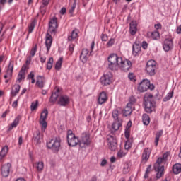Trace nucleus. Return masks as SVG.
<instances>
[{"label": "nucleus", "mask_w": 181, "mask_h": 181, "mask_svg": "<svg viewBox=\"0 0 181 181\" xmlns=\"http://www.w3.org/2000/svg\"><path fill=\"white\" fill-rule=\"evenodd\" d=\"M70 103V98L67 95H61L58 98L57 104L61 107H66Z\"/></svg>", "instance_id": "obj_14"}, {"label": "nucleus", "mask_w": 181, "mask_h": 181, "mask_svg": "<svg viewBox=\"0 0 181 181\" xmlns=\"http://www.w3.org/2000/svg\"><path fill=\"white\" fill-rule=\"evenodd\" d=\"M19 99H18L17 100L14 101L12 104V107L13 108H16V107H18V101Z\"/></svg>", "instance_id": "obj_62"}, {"label": "nucleus", "mask_w": 181, "mask_h": 181, "mask_svg": "<svg viewBox=\"0 0 181 181\" xmlns=\"http://www.w3.org/2000/svg\"><path fill=\"white\" fill-rule=\"evenodd\" d=\"M8 151H9L8 146H4L1 148V151H0V160H2V159H4V158L6 156V154L8 153Z\"/></svg>", "instance_id": "obj_30"}, {"label": "nucleus", "mask_w": 181, "mask_h": 181, "mask_svg": "<svg viewBox=\"0 0 181 181\" xmlns=\"http://www.w3.org/2000/svg\"><path fill=\"white\" fill-rule=\"evenodd\" d=\"M34 29H35V21H33L28 26V33H32V32H33Z\"/></svg>", "instance_id": "obj_47"}, {"label": "nucleus", "mask_w": 181, "mask_h": 181, "mask_svg": "<svg viewBox=\"0 0 181 181\" xmlns=\"http://www.w3.org/2000/svg\"><path fill=\"white\" fill-rule=\"evenodd\" d=\"M115 43V40L114 38L110 39L107 42L108 47H111Z\"/></svg>", "instance_id": "obj_50"}, {"label": "nucleus", "mask_w": 181, "mask_h": 181, "mask_svg": "<svg viewBox=\"0 0 181 181\" xmlns=\"http://www.w3.org/2000/svg\"><path fill=\"white\" fill-rule=\"evenodd\" d=\"M67 142L69 146H77V145H80L78 137L76 136L71 130L67 132Z\"/></svg>", "instance_id": "obj_6"}, {"label": "nucleus", "mask_w": 181, "mask_h": 181, "mask_svg": "<svg viewBox=\"0 0 181 181\" xmlns=\"http://www.w3.org/2000/svg\"><path fill=\"white\" fill-rule=\"evenodd\" d=\"M101 39L103 42H107V40H108V36L105 34H103L101 36Z\"/></svg>", "instance_id": "obj_55"}, {"label": "nucleus", "mask_w": 181, "mask_h": 181, "mask_svg": "<svg viewBox=\"0 0 181 181\" xmlns=\"http://www.w3.org/2000/svg\"><path fill=\"white\" fill-rule=\"evenodd\" d=\"M50 2V0H42V6H47L49 5V3Z\"/></svg>", "instance_id": "obj_57"}, {"label": "nucleus", "mask_w": 181, "mask_h": 181, "mask_svg": "<svg viewBox=\"0 0 181 181\" xmlns=\"http://www.w3.org/2000/svg\"><path fill=\"white\" fill-rule=\"evenodd\" d=\"M45 83H46V79L43 76H37L36 86L39 88H43V87H45Z\"/></svg>", "instance_id": "obj_22"}, {"label": "nucleus", "mask_w": 181, "mask_h": 181, "mask_svg": "<svg viewBox=\"0 0 181 181\" xmlns=\"http://www.w3.org/2000/svg\"><path fill=\"white\" fill-rule=\"evenodd\" d=\"M132 147V140H127L124 144L125 151H129L130 148Z\"/></svg>", "instance_id": "obj_40"}, {"label": "nucleus", "mask_w": 181, "mask_h": 181, "mask_svg": "<svg viewBox=\"0 0 181 181\" xmlns=\"http://www.w3.org/2000/svg\"><path fill=\"white\" fill-rule=\"evenodd\" d=\"M40 11L42 15H45L46 13V6H41L40 7Z\"/></svg>", "instance_id": "obj_51"}, {"label": "nucleus", "mask_w": 181, "mask_h": 181, "mask_svg": "<svg viewBox=\"0 0 181 181\" xmlns=\"http://www.w3.org/2000/svg\"><path fill=\"white\" fill-rule=\"evenodd\" d=\"M142 121L144 125H148L151 122V118L149 117V115L147 114H144L142 115Z\"/></svg>", "instance_id": "obj_35"}, {"label": "nucleus", "mask_w": 181, "mask_h": 181, "mask_svg": "<svg viewBox=\"0 0 181 181\" xmlns=\"http://www.w3.org/2000/svg\"><path fill=\"white\" fill-rule=\"evenodd\" d=\"M45 168V163H43V161H39L36 163V169L37 172H42Z\"/></svg>", "instance_id": "obj_37"}, {"label": "nucleus", "mask_w": 181, "mask_h": 181, "mask_svg": "<svg viewBox=\"0 0 181 181\" xmlns=\"http://www.w3.org/2000/svg\"><path fill=\"white\" fill-rule=\"evenodd\" d=\"M52 67H53V57H50L47 63V70H51Z\"/></svg>", "instance_id": "obj_45"}, {"label": "nucleus", "mask_w": 181, "mask_h": 181, "mask_svg": "<svg viewBox=\"0 0 181 181\" xmlns=\"http://www.w3.org/2000/svg\"><path fill=\"white\" fill-rule=\"evenodd\" d=\"M127 153H128V151H124L123 150H120L117 152V158L119 159L124 158V156H127Z\"/></svg>", "instance_id": "obj_43"}, {"label": "nucleus", "mask_w": 181, "mask_h": 181, "mask_svg": "<svg viewBox=\"0 0 181 181\" xmlns=\"http://www.w3.org/2000/svg\"><path fill=\"white\" fill-rule=\"evenodd\" d=\"M156 70V62L155 60H149L146 66V71L149 76H155Z\"/></svg>", "instance_id": "obj_10"}, {"label": "nucleus", "mask_w": 181, "mask_h": 181, "mask_svg": "<svg viewBox=\"0 0 181 181\" xmlns=\"http://www.w3.org/2000/svg\"><path fill=\"white\" fill-rule=\"evenodd\" d=\"M57 98H59V90L52 94L51 97L49 98V103L54 104L56 101L59 100Z\"/></svg>", "instance_id": "obj_28"}, {"label": "nucleus", "mask_w": 181, "mask_h": 181, "mask_svg": "<svg viewBox=\"0 0 181 181\" xmlns=\"http://www.w3.org/2000/svg\"><path fill=\"white\" fill-rule=\"evenodd\" d=\"M122 119L115 120L112 126V129H114V131H118V129L122 127Z\"/></svg>", "instance_id": "obj_27"}, {"label": "nucleus", "mask_w": 181, "mask_h": 181, "mask_svg": "<svg viewBox=\"0 0 181 181\" xmlns=\"http://www.w3.org/2000/svg\"><path fill=\"white\" fill-rule=\"evenodd\" d=\"M123 172L124 173H128V172H129V165H128V164L124 165Z\"/></svg>", "instance_id": "obj_52"}, {"label": "nucleus", "mask_w": 181, "mask_h": 181, "mask_svg": "<svg viewBox=\"0 0 181 181\" xmlns=\"http://www.w3.org/2000/svg\"><path fill=\"white\" fill-rule=\"evenodd\" d=\"M66 8L63 7L61 10H60V13L61 15H64V13H66Z\"/></svg>", "instance_id": "obj_64"}, {"label": "nucleus", "mask_w": 181, "mask_h": 181, "mask_svg": "<svg viewBox=\"0 0 181 181\" xmlns=\"http://www.w3.org/2000/svg\"><path fill=\"white\" fill-rule=\"evenodd\" d=\"M107 145L109 146V149L110 151H115L117 149V138L115 137V134L111 133L107 135Z\"/></svg>", "instance_id": "obj_9"}, {"label": "nucleus", "mask_w": 181, "mask_h": 181, "mask_svg": "<svg viewBox=\"0 0 181 181\" xmlns=\"http://www.w3.org/2000/svg\"><path fill=\"white\" fill-rule=\"evenodd\" d=\"M61 142L62 139L60 137H56L47 142V148L52 149L54 152H59Z\"/></svg>", "instance_id": "obj_4"}, {"label": "nucleus", "mask_w": 181, "mask_h": 181, "mask_svg": "<svg viewBox=\"0 0 181 181\" xmlns=\"http://www.w3.org/2000/svg\"><path fill=\"white\" fill-rule=\"evenodd\" d=\"M52 43H53V38L52 37V35L50 34L47 33L45 38V46L47 47V53H49V52L50 51V47H52Z\"/></svg>", "instance_id": "obj_19"}, {"label": "nucleus", "mask_w": 181, "mask_h": 181, "mask_svg": "<svg viewBox=\"0 0 181 181\" xmlns=\"http://www.w3.org/2000/svg\"><path fill=\"white\" fill-rule=\"evenodd\" d=\"M20 90L21 86L18 84L15 85L14 89H12L11 92L12 97H16V95L19 93Z\"/></svg>", "instance_id": "obj_34"}, {"label": "nucleus", "mask_w": 181, "mask_h": 181, "mask_svg": "<svg viewBox=\"0 0 181 181\" xmlns=\"http://www.w3.org/2000/svg\"><path fill=\"white\" fill-rule=\"evenodd\" d=\"M78 37V30L75 29L71 32V35L68 36V40L69 41L74 40Z\"/></svg>", "instance_id": "obj_29"}, {"label": "nucleus", "mask_w": 181, "mask_h": 181, "mask_svg": "<svg viewBox=\"0 0 181 181\" xmlns=\"http://www.w3.org/2000/svg\"><path fill=\"white\" fill-rule=\"evenodd\" d=\"M33 78H35V74H33V72H30L29 74H28V80H32V79H33Z\"/></svg>", "instance_id": "obj_56"}, {"label": "nucleus", "mask_w": 181, "mask_h": 181, "mask_svg": "<svg viewBox=\"0 0 181 181\" xmlns=\"http://www.w3.org/2000/svg\"><path fill=\"white\" fill-rule=\"evenodd\" d=\"M144 110L148 114L155 111V101L153 95L151 93H146L144 98Z\"/></svg>", "instance_id": "obj_2"}, {"label": "nucleus", "mask_w": 181, "mask_h": 181, "mask_svg": "<svg viewBox=\"0 0 181 181\" xmlns=\"http://www.w3.org/2000/svg\"><path fill=\"white\" fill-rule=\"evenodd\" d=\"M107 100H108V96H107V93L105 92H102L99 95V98L98 99V103L100 105L106 103Z\"/></svg>", "instance_id": "obj_24"}, {"label": "nucleus", "mask_w": 181, "mask_h": 181, "mask_svg": "<svg viewBox=\"0 0 181 181\" xmlns=\"http://www.w3.org/2000/svg\"><path fill=\"white\" fill-rule=\"evenodd\" d=\"M173 172L175 175H179L181 172V164L180 163H177L175 164L173 167Z\"/></svg>", "instance_id": "obj_33"}, {"label": "nucleus", "mask_w": 181, "mask_h": 181, "mask_svg": "<svg viewBox=\"0 0 181 181\" xmlns=\"http://www.w3.org/2000/svg\"><path fill=\"white\" fill-rule=\"evenodd\" d=\"M106 165H107V160L103 159V160L101 161L100 165H101V166H105Z\"/></svg>", "instance_id": "obj_63"}, {"label": "nucleus", "mask_w": 181, "mask_h": 181, "mask_svg": "<svg viewBox=\"0 0 181 181\" xmlns=\"http://www.w3.org/2000/svg\"><path fill=\"white\" fill-rule=\"evenodd\" d=\"M11 163L4 165L1 168V175L4 177H8L9 176V172H11Z\"/></svg>", "instance_id": "obj_17"}, {"label": "nucleus", "mask_w": 181, "mask_h": 181, "mask_svg": "<svg viewBox=\"0 0 181 181\" xmlns=\"http://www.w3.org/2000/svg\"><path fill=\"white\" fill-rule=\"evenodd\" d=\"M141 46H142L143 49H148V42H146V41H143Z\"/></svg>", "instance_id": "obj_58"}, {"label": "nucleus", "mask_w": 181, "mask_h": 181, "mask_svg": "<svg viewBox=\"0 0 181 181\" xmlns=\"http://www.w3.org/2000/svg\"><path fill=\"white\" fill-rule=\"evenodd\" d=\"M152 166L151 165H148L146 170V173H145V175H144V178L145 179H148V175H149V173H151V169Z\"/></svg>", "instance_id": "obj_48"}, {"label": "nucleus", "mask_w": 181, "mask_h": 181, "mask_svg": "<svg viewBox=\"0 0 181 181\" xmlns=\"http://www.w3.org/2000/svg\"><path fill=\"white\" fill-rule=\"evenodd\" d=\"M88 53H89V51L87 49H86V48L83 49L81 54L80 58L87 60V55L88 54Z\"/></svg>", "instance_id": "obj_39"}, {"label": "nucleus", "mask_w": 181, "mask_h": 181, "mask_svg": "<svg viewBox=\"0 0 181 181\" xmlns=\"http://www.w3.org/2000/svg\"><path fill=\"white\" fill-rule=\"evenodd\" d=\"M148 36H151L154 40H158L159 37V32L154 31V32H148L147 33Z\"/></svg>", "instance_id": "obj_36"}, {"label": "nucleus", "mask_w": 181, "mask_h": 181, "mask_svg": "<svg viewBox=\"0 0 181 181\" xmlns=\"http://www.w3.org/2000/svg\"><path fill=\"white\" fill-rule=\"evenodd\" d=\"M170 155V153L166 152L163 155V157L158 158L157 161L154 164V169L156 174V179H160L161 176H163V170H165V166L160 165L162 163H165L168 160V156Z\"/></svg>", "instance_id": "obj_1"}, {"label": "nucleus", "mask_w": 181, "mask_h": 181, "mask_svg": "<svg viewBox=\"0 0 181 181\" xmlns=\"http://www.w3.org/2000/svg\"><path fill=\"white\" fill-rule=\"evenodd\" d=\"M128 77L131 81H136V77L134 74V73H129Z\"/></svg>", "instance_id": "obj_49"}, {"label": "nucleus", "mask_w": 181, "mask_h": 181, "mask_svg": "<svg viewBox=\"0 0 181 181\" xmlns=\"http://www.w3.org/2000/svg\"><path fill=\"white\" fill-rule=\"evenodd\" d=\"M21 119H22V116L18 115L9 126L8 131H12L13 128H16L19 125Z\"/></svg>", "instance_id": "obj_21"}, {"label": "nucleus", "mask_w": 181, "mask_h": 181, "mask_svg": "<svg viewBox=\"0 0 181 181\" xmlns=\"http://www.w3.org/2000/svg\"><path fill=\"white\" fill-rule=\"evenodd\" d=\"M90 145H91V138H90V133H83L79 139L80 148H86V146H90Z\"/></svg>", "instance_id": "obj_5"}, {"label": "nucleus", "mask_w": 181, "mask_h": 181, "mask_svg": "<svg viewBox=\"0 0 181 181\" xmlns=\"http://www.w3.org/2000/svg\"><path fill=\"white\" fill-rule=\"evenodd\" d=\"M135 103H136V99L135 98V97L131 96L129 98V103L127 105L130 107H132L134 105V104H135Z\"/></svg>", "instance_id": "obj_44"}, {"label": "nucleus", "mask_w": 181, "mask_h": 181, "mask_svg": "<svg viewBox=\"0 0 181 181\" xmlns=\"http://www.w3.org/2000/svg\"><path fill=\"white\" fill-rule=\"evenodd\" d=\"M69 51L71 52V53H73V52L74 51V44H71L69 45Z\"/></svg>", "instance_id": "obj_61"}, {"label": "nucleus", "mask_w": 181, "mask_h": 181, "mask_svg": "<svg viewBox=\"0 0 181 181\" xmlns=\"http://www.w3.org/2000/svg\"><path fill=\"white\" fill-rule=\"evenodd\" d=\"M36 52H37V45H35L30 51V57H34L35 54H36Z\"/></svg>", "instance_id": "obj_46"}, {"label": "nucleus", "mask_w": 181, "mask_h": 181, "mask_svg": "<svg viewBox=\"0 0 181 181\" xmlns=\"http://www.w3.org/2000/svg\"><path fill=\"white\" fill-rule=\"evenodd\" d=\"M132 53L134 56H138L141 53V45L138 44V42H135L133 45V51Z\"/></svg>", "instance_id": "obj_25"}, {"label": "nucleus", "mask_w": 181, "mask_h": 181, "mask_svg": "<svg viewBox=\"0 0 181 181\" xmlns=\"http://www.w3.org/2000/svg\"><path fill=\"white\" fill-rule=\"evenodd\" d=\"M26 71V65H23L21 68V69L20 70L18 76H17V80L16 81L18 83H21V81H22V80H25V73Z\"/></svg>", "instance_id": "obj_20"}, {"label": "nucleus", "mask_w": 181, "mask_h": 181, "mask_svg": "<svg viewBox=\"0 0 181 181\" xmlns=\"http://www.w3.org/2000/svg\"><path fill=\"white\" fill-rule=\"evenodd\" d=\"M163 134V130H160L156 134V138L160 139Z\"/></svg>", "instance_id": "obj_53"}, {"label": "nucleus", "mask_w": 181, "mask_h": 181, "mask_svg": "<svg viewBox=\"0 0 181 181\" xmlns=\"http://www.w3.org/2000/svg\"><path fill=\"white\" fill-rule=\"evenodd\" d=\"M131 114H132V106L127 105L123 110V115H124V117H128L131 115Z\"/></svg>", "instance_id": "obj_31"}, {"label": "nucleus", "mask_w": 181, "mask_h": 181, "mask_svg": "<svg viewBox=\"0 0 181 181\" xmlns=\"http://www.w3.org/2000/svg\"><path fill=\"white\" fill-rule=\"evenodd\" d=\"M42 139L43 136L40 134V131L39 129H36L33 134V139L35 142H36V144H39Z\"/></svg>", "instance_id": "obj_23"}, {"label": "nucleus", "mask_w": 181, "mask_h": 181, "mask_svg": "<svg viewBox=\"0 0 181 181\" xmlns=\"http://www.w3.org/2000/svg\"><path fill=\"white\" fill-rule=\"evenodd\" d=\"M57 28V18L53 17L49 21L48 32L51 33V35H56Z\"/></svg>", "instance_id": "obj_11"}, {"label": "nucleus", "mask_w": 181, "mask_h": 181, "mask_svg": "<svg viewBox=\"0 0 181 181\" xmlns=\"http://www.w3.org/2000/svg\"><path fill=\"white\" fill-rule=\"evenodd\" d=\"M119 67L123 70V71H128L131 67H132V63L128 59L122 60L119 64Z\"/></svg>", "instance_id": "obj_13"}, {"label": "nucleus", "mask_w": 181, "mask_h": 181, "mask_svg": "<svg viewBox=\"0 0 181 181\" xmlns=\"http://www.w3.org/2000/svg\"><path fill=\"white\" fill-rule=\"evenodd\" d=\"M62 64H63V57H60L55 64V70H60L62 69Z\"/></svg>", "instance_id": "obj_38"}, {"label": "nucleus", "mask_w": 181, "mask_h": 181, "mask_svg": "<svg viewBox=\"0 0 181 181\" xmlns=\"http://www.w3.org/2000/svg\"><path fill=\"white\" fill-rule=\"evenodd\" d=\"M173 97V90H172L171 92H169L166 95V96L163 98V101L164 103H166V101H169V100H170Z\"/></svg>", "instance_id": "obj_42"}, {"label": "nucleus", "mask_w": 181, "mask_h": 181, "mask_svg": "<svg viewBox=\"0 0 181 181\" xmlns=\"http://www.w3.org/2000/svg\"><path fill=\"white\" fill-rule=\"evenodd\" d=\"M163 47L165 52H169V50H172L173 47V42L170 39H165L163 44Z\"/></svg>", "instance_id": "obj_16"}, {"label": "nucleus", "mask_w": 181, "mask_h": 181, "mask_svg": "<svg viewBox=\"0 0 181 181\" xmlns=\"http://www.w3.org/2000/svg\"><path fill=\"white\" fill-rule=\"evenodd\" d=\"M13 73V62L11 61L9 62L6 74L4 76V78H11L12 77V74Z\"/></svg>", "instance_id": "obj_18"}, {"label": "nucleus", "mask_w": 181, "mask_h": 181, "mask_svg": "<svg viewBox=\"0 0 181 181\" xmlns=\"http://www.w3.org/2000/svg\"><path fill=\"white\" fill-rule=\"evenodd\" d=\"M137 30H138V28H137V25H136V22L132 21L130 23V27H129L130 34L132 35H136Z\"/></svg>", "instance_id": "obj_26"}, {"label": "nucleus", "mask_w": 181, "mask_h": 181, "mask_svg": "<svg viewBox=\"0 0 181 181\" xmlns=\"http://www.w3.org/2000/svg\"><path fill=\"white\" fill-rule=\"evenodd\" d=\"M47 115H49V112L47 110H44L40 117V125H41V129L42 132L46 131V128H47V122L46 119H47Z\"/></svg>", "instance_id": "obj_8"}, {"label": "nucleus", "mask_w": 181, "mask_h": 181, "mask_svg": "<svg viewBox=\"0 0 181 181\" xmlns=\"http://www.w3.org/2000/svg\"><path fill=\"white\" fill-rule=\"evenodd\" d=\"M108 67L110 70L119 69V63L122 62V57H118L116 54H111L108 58Z\"/></svg>", "instance_id": "obj_3"}, {"label": "nucleus", "mask_w": 181, "mask_h": 181, "mask_svg": "<svg viewBox=\"0 0 181 181\" xmlns=\"http://www.w3.org/2000/svg\"><path fill=\"white\" fill-rule=\"evenodd\" d=\"M112 81V74L107 72L100 78V83L103 86H109Z\"/></svg>", "instance_id": "obj_12"}, {"label": "nucleus", "mask_w": 181, "mask_h": 181, "mask_svg": "<svg viewBox=\"0 0 181 181\" xmlns=\"http://www.w3.org/2000/svg\"><path fill=\"white\" fill-rule=\"evenodd\" d=\"M39 105V101L36 100L35 102H32L30 105V110L31 111H35L37 110V107Z\"/></svg>", "instance_id": "obj_41"}, {"label": "nucleus", "mask_w": 181, "mask_h": 181, "mask_svg": "<svg viewBox=\"0 0 181 181\" xmlns=\"http://www.w3.org/2000/svg\"><path fill=\"white\" fill-rule=\"evenodd\" d=\"M151 153H152V149L149 148H145L141 156L142 162L146 163V162L149 160V158H151Z\"/></svg>", "instance_id": "obj_15"}, {"label": "nucleus", "mask_w": 181, "mask_h": 181, "mask_svg": "<svg viewBox=\"0 0 181 181\" xmlns=\"http://www.w3.org/2000/svg\"><path fill=\"white\" fill-rule=\"evenodd\" d=\"M155 29L158 30V29H162V25L160 23L156 24L154 25Z\"/></svg>", "instance_id": "obj_60"}, {"label": "nucleus", "mask_w": 181, "mask_h": 181, "mask_svg": "<svg viewBox=\"0 0 181 181\" xmlns=\"http://www.w3.org/2000/svg\"><path fill=\"white\" fill-rule=\"evenodd\" d=\"M76 3H74L71 6V8L69 9V13H73V12H74V10L76 9Z\"/></svg>", "instance_id": "obj_54"}, {"label": "nucleus", "mask_w": 181, "mask_h": 181, "mask_svg": "<svg viewBox=\"0 0 181 181\" xmlns=\"http://www.w3.org/2000/svg\"><path fill=\"white\" fill-rule=\"evenodd\" d=\"M112 115L115 121L122 119L119 117V115H121V112L118 111L117 109L113 110Z\"/></svg>", "instance_id": "obj_32"}, {"label": "nucleus", "mask_w": 181, "mask_h": 181, "mask_svg": "<svg viewBox=\"0 0 181 181\" xmlns=\"http://www.w3.org/2000/svg\"><path fill=\"white\" fill-rule=\"evenodd\" d=\"M94 46H95V43L94 42V41H93L90 44V53H93V51L94 50Z\"/></svg>", "instance_id": "obj_59"}, {"label": "nucleus", "mask_w": 181, "mask_h": 181, "mask_svg": "<svg viewBox=\"0 0 181 181\" xmlns=\"http://www.w3.org/2000/svg\"><path fill=\"white\" fill-rule=\"evenodd\" d=\"M153 90V86H151V82L148 79H144L138 86V91L140 93H145L148 90Z\"/></svg>", "instance_id": "obj_7"}]
</instances>
